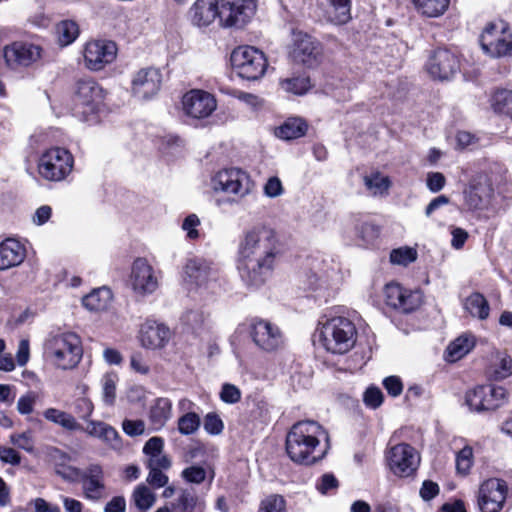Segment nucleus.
Returning a JSON list of instances; mask_svg holds the SVG:
<instances>
[{
	"instance_id": "obj_26",
	"label": "nucleus",
	"mask_w": 512,
	"mask_h": 512,
	"mask_svg": "<svg viewBox=\"0 0 512 512\" xmlns=\"http://www.w3.org/2000/svg\"><path fill=\"white\" fill-rule=\"evenodd\" d=\"M326 21L343 25L351 19V0H318Z\"/></svg>"
},
{
	"instance_id": "obj_33",
	"label": "nucleus",
	"mask_w": 512,
	"mask_h": 512,
	"mask_svg": "<svg viewBox=\"0 0 512 512\" xmlns=\"http://www.w3.org/2000/svg\"><path fill=\"white\" fill-rule=\"evenodd\" d=\"M473 347V337L469 335H461L447 347L446 360L449 362H455L468 354Z\"/></svg>"
},
{
	"instance_id": "obj_28",
	"label": "nucleus",
	"mask_w": 512,
	"mask_h": 512,
	"mask_svg": "<svg viewBox=\"0 0 512 512\" xmlns=\"http://www.w3.org/2000/svg\"><path fill=\"white\" fill-rule=\"evenodd\" d=\"M25 256L24 246L16 239L7 238L0 243V270L20 265Z\"/></svg>"
},
{
	"instance_id": "obj_56",
	"label": "nucleus",
	"mask_w": 512,
	"mask_h": 512,
	"mask_svg": "<svg viewBox=\"0 0 512 512\" xmlns=\"http://www.w3.org/2000/svg\"><path fill=\"white\" fill-rule=\"evenodd\" d=\"M220 399L227 404H235L241 399V391L235 385L226 383L221 388Z\"/></svg>"
},
{
	"instance_id": "obj_12",
	"label": "nucleus",
	"mask_w": 512,
	"mask_h": 512,
	"mask_svg": "<svg viewBox=\"0 0 512 512\" xmlns=\"http://www.w3.org/2000/svg\"><path fill=\"white\" fill-rule=\"evenodd\" d=\"M217 276L216 269L212 263L204 258H188L181 272L184 283L190 288H201L208 282L215 280Z\"/></svg>"
},
{
	"instance_id": "obj_35",
	"label": "nucleus",
	"mask_w": 512,
	"mask_h": 512,
	"mask_svg": "<svg viewBox=\"0 0 512 512\" xmlns=\"http://www.w3.org/2000/svg\"><path fill=\"white\" fill-rule=\"evenodd\" d=\"M463 193L467 207L471 210H478L484 205L487 187L481 183L471 182Z\"/></svg>"
},
{
	"instance_id": "obj_34",
	"label": "nucleus",
	"mask_w": 512,
	"mask_h": 512,
	"mask_svg": "<svg viewBox=\"0 0 512 512\" xmlns=\"http://www.w3.org/2000/svg\"><path fill=\"white\" fill-rule=\"evenodd\" d=\"M494 380H503L512 374V358L506 353H497L488 369Z\"/></svg>"
},
{
	"instance_id": "obj_13",
	"label": "nucleus",
	"mask_w": 512,
	"mask_h": 512,
	"mask_svg": "<svg viewBox=\"0 0 512 512\" xmlns=\"http://www.w3.org/2000/svg\"><path fill=\"white\" fill-rule=\"evenodd\" d=\"M507 485L496 478L484 481L478 492V507L481 512H499L505 503Z\"/></svg>"
},
{
	"instance_id": "obj_4",
	"label": "nucleus",
	"mask_w": 512,
	"mask_h": 512,
	"mask_svg": "<svg viewBox=\"0 0 512 512\" xmlns=\"http://www.w3.org/2000/svg\"><path fill=\"white\" fill-rule=\"evenodd\" d=\"M320 341L333 354H344L351 350L357 338L354 323L345 317L328 319L320 328Z\"/></svg>"
},
{
	"instance_id": "obj_46",
	"label": "nucleus",
	"mask_w": 512,
	"mask_h": 512,
	"mask_svg": "<svg viewBox=\"0 0 512 512\" xmlns=\"http://www.w3.org/2000/svg\"><path fill=\"white\" fill-rule=\"evenodd\" d=\"M474 462L473 449L470 446L463 447L456 455V471L466 476L469 474Z\"/></svg>"
},
{
	"instance_id": "obj_60",
	"label": "nucleus",
	"mask_w": 512,
	"mask_h": 512,
	"mask_svg": "<svg viewBox=\"0 0 512 512\" xmlns=\"http://www.w3.org/2000/svg\"><path fill=\"white\" fill-rule=\"evenodd\" d=\"M264 194L269 198H276L283 194L284 188L281 180L274 176L270 177L264 185Z\"/></svg>"
},
{
	"instance_id": "obj_53",
	"label": "nucleus",
	"mask_w": 512,
	"mask_h": 512,
	"mask_svg": "<svg viewBox=\"0 0 512 512\" xmlns=\"http://www.w3.org/2000/svg\"><path fill=\"white\" fill-rule=\"evenodd\" d=\"M101 440L114 450H120L123 447L119 433L114 427L108 424L104 427Z\"/></svg>"
},
{
	"instance_id": "obj_18",
	"label": "nucleus",
	"mask_w": 512,
	"mask_h": 512,
	"mask_svg": "<svg viewBox=\"0 0 512 512\" xmlns=\"http://www.w3.org/2000/svg\"><path fill=\"white\" fill-rule=\"evenodd\" d=\"M426 68L433 78L448 80L459 71L460 64L456 54L448 49L438 48L433 51Z\"/></svg>"
},
{
	"instance_id": "obj_16",
	"label": "nucleus",
	"mask_w": 512,
	"mask_h": 512,
	"mask_svg": "<svg viewBox=\"0 0 512 512\" xmlns=\"http://www.w3.org/2000/svg\"><path fill=\"white\" fill-rule=\"evenodd\" d=\"M117 47L112 41L94 40L85 45V66L92 71H100L116 57Z\"/></svg>"
},
{
	"instance_id": "obj_37",
	"label": "nucleus",
	"mask_w": 512,
	"mask_h": 512,
	"mask_svg": "<svg viewBox=\"0 0 512 512\" xmlns=\"http://www.w3.org/2000/svg\"><path fill=\"white\" fill-rule=\"evenodd\" d=\"M43 416L46 420L60 425L67 430L75 431L81 429L75 417L65 411L56 408H48L43 412Z\"/></svg>"
},
{
	"instance_id": "obj_22",
	"label": "nucleus",
	"mask_w": 512,
	"mask_h": 512,
	"mask_svg": "<svg viewBox=\"0 0 512 512\" xmlns=\"http://www.w3.org/2000/svg\"><path fill=\"white\" fill-rule=\"evenodd\" d=\"M162 84V73L154 67L140 69L132 79V92L140 99H150L158 93Z\"/></svg>"
},
{
	"instance_id": "obj_54",
	"label": "nucleus",
	"mask_w": 512,
	"mask_h": 512,
	"mask_svg": "<svg viewBox=\"0 0 512 512\" xmlns=\"http://www.w3.org/2000/svg\"><path fill=\"white\" fill-rule=\"evenodd\" d=\"M195 506V498L189 492H183L177 503H171L170 510L172 512H188L191 511Z\"/></svg>"
},
{
	"instance_id": "obj_24",
	"label": "nucleus",
	"mask_w": 512,
	"mask_h": 512,
	"mask_svg": "<svg viewBox=\"0 0 512 512\" xmlns=\"http://www.w3.org/2000/svg\"><path fill=\"white\" fill-rule=\"evenodd\" d=\"M83 495L87 500L100 501L106 497L104 472L97 464L90 465L83 472L81 478Z\"/></svg>"
},
{
	"instance_id": "obj_52",
	"label": "nucleus",
	"mask_w": 512,
	"mask_h": 512,
	"mask_svg": "<svg viewBox=\"0 0 512 512\" xmlns=\"http://www.w3.org/2000/svg\"><path fill=\"white\" fill-rule=\"evenodd\" d=\"M204 430L210 435H219L223 432L224 423L215 412L208 413L204 418Z\"/></svg>"
},
{
	"instance_id": "obj_62",
	"label": "nucleus",
	"mask_w": 512,
	"mask_h": 512,
	"mask_svg": "<svg viewBox=\"0 0 512 512\" xmlns=\"http://www.w3.org/2000/svg\"><path fill=\"white\" fill-rule=\"evenodd\" d=\"M168 480V476L159 469H149V473L146 478L147 483L156 489L165 487L168 483Z\"/></svg>"
},
{
	"instance_id": "obj_17",
	"label": "nucleus",
	"mask_w": 512,
	"mask_h": 512,
	"mask_svg": "<svg viewBox=\"0 0 512 512\" xmlns=\"http://www.w3.org/2000/svg\"><path fill=\"white\" fill-rule=\"evenodd\" d=\"M104 99L102 87L92 79H82L77 82L76 105L82 109L81 113L88 120L94 114Z\"/></svg>"
},
{
	"instance_id": "obj_45",
	"label": "nucleus",
	"mask_w": 512,
	"mask_h": 512,
	"mask_svg": "<svg viewBox=\"0 0 512 512\" xmlns=\"http://www.w3.org/2000/svg\"><path fill=\"white\" fill-rule=\"evenodd\" d=\"M201 425L200 417L195 412H188L178 419V431L182 435L195 433Z\"/></svg>"
},
{
	"instance_id": "obj_6",
	"label": "nucleus",
	"mask_w": 512,
	"mask_h": 512,
	"mask_svg": "<svg viewBox=\"0 0 512 512\" xmlns=\"http://www.w3.org/2000/svg\"><path fill=\"white\" fill-rule=\"evenodd\" d=\"M484 53L492 58L512 57V35L503 20L488 23L480 35Z\"/></svg>"
},
{
	"instance_id": "obj_63",
	"label": "nucleus",
	"mask_w": 512,
	"mask_h": 512,
	"mask_svg": "<svg viewBox=\"0 0 512 512\" xmlns=\"http://www.w3.org/2000/svg\"><path fill=\"white\" fill-rule=\"evenodd\" d=\"M122 429L127 435L134 437L144 433L145 424L142 420L125 419L122 422Z\"/></svg>"
},
{
	"instance_id": "obj_25",
	"label": "nucleus",
	"mask_w": 512,
	"mask_h": 512,
	"mask_svg": "<svg viewBox=\"0 0 512 512\" xmlns=\"http://www.w3.org/2000/svg\"><path fill=\"white\" fill-rule=\"evenodd\" d=\"M171 338L169 327L163 323L148 320L140 329V341L142 345L150 349L163 348Z\"/></svg>"
},
{
	"instance_id": "obj_50",
	"label": "nucleus",
	"mask_w": 512,
	"mask_h": 512,
	"mask_svg": "<svg viewBox=\"0 0 512 512\" xmlns=\"http://www.w3.org/2000/svg\"><path fill=\"white\" fill-rule=\"evenodd\" d=\"M55 473L63 480L69 482L78 481L83 474V472H81L78 468L68 465L65 462H57L55 464Z\"/></svg>"
},
{
	"instance_id": "obj_58",
	"label": "nucleus",
	"mask_w": 512,
	"mask_h": 512,
	"mask_svg": "<svg viewBox=\"0 0 512 512\" xmlns=\"http://www.w3.org/2000/svg\"><path fill=\"white\" fill-rule=\"evenodd\" d=\"M10 441L12 444L18 446L19 448L27 452L31 453L34 450L33 439L30 432L12 434L10 436Z\"/></svg>"
},
{
	"instance_id": "obj_14",
	"label": "nucleus",
	"mask_w": 512,
	"mask_h": 512,
	"mask_svg": "<svg viewBox=\"0 0 512 512\" xmlns=\"http://www.w3.org/2000/svg\"><path fill=\"white\" fill-rule=\"evenodd\" d=\"M420 458L416 450L409 444L402 443L391 448L388 464L391 471L399 477H409L418 465Z\"/></svg>"
},
{
	"instance_id": "obj_47",
	"label": "nucleus",
	"mask_w": 512,
	"mask_h": 512,
	"mask_svg": "<svg viewBox=\"0 0 512 512\" xmlns=\"http://www.w3.org/2000/svg\"><path fill=\"white\" fill-rule=\"evenodd\" d=\"M257 512H287L286 501L281 495L271 494L261 501Z\"/></svg>"
},
{
	"instance_id": "obj_64",
	"label": "nucleus",
	"mask_w": 512,
	"mask_h": 512,
	"mask_svg": "<svg viewBox=\"0 0 512 512\" xmlns=\"http://www.w3.org/2000/svg\"><path fill=\"white\" fill-rule=\"evenodd\" d=\"M383 386L392 397L399 396L403 391V384L398 376H389L383 380Z\"/></svg>"
},
{
	"instance_id": "obj_39",
	"label": "nucleus",
	"mask_w": 512,
	"mask_h": 512,
	"mask_svg": "<svg viewBox=\"0 0 512 512\" xmlns=\"http://www.w3.org/2000/svg\"><path fill=\"white\" fill-rule=\"evenodd\" d=\"M492 106L497 113L512 119V91L507 89L496 91L492 97Z\"/></svg>"
},
{
	"instance_id": "obj_7",
	"label": "nucleus",
	"mask_w": 512,
	"mask_h": 512,
	"mask_svg": "<svg viewBox=\"0 0 512 512\" xmlns=\"http://www.w3.org/2000/svg\"><path fill=\"white\" fill-rule=\"evenodd\" d=\"M231 63L237 74L247 80L261 78L268 67L265 54L253 46H239L234 49Z\"/></svg>"
},
{
	"instance_id": "obj_48",
	"label": "nucleus",
	"mask_w": 512,
	"mask_h": 512,
	"mask_svg": "<svg viewBox=\"0 0 512 512\" xmlns=\"http://www.w3.org/2000/svg\"><path fill=\"white\" fill-rule=\"evenodd\" d=\"M356 235L364 243H372L379 235V227L372 222L361 221L355 226Z\"/></svg>"
},
{
	"instance_id": "obj_2",
	"label": "nucleus",
	"mask_w": 512,
	"mask_h": 512,
	"mask_svg": "<svg viewBox=\"0 0 512 512\" xmlns=\"http://www.w3.org/2000/svg\"><path fill=\"white\" fill-rule=\"evenodd\" d=\"M321 439L328 440V435L319 423L312 420L299 421L286 435L287 455L295 463L314 464L326 452L320 448Z\"/></svg>"
},
{
	"instance_id": "obj_29",
	"label": "nucleus",
	"mask_w": 512,
	"mask_h": 512,
	"mask_svg": "<svg viewBox=\"0 0 512 512\" xmlns=\"http://www.w3.org/2000/svg\"><path fill=\"white\" fill-rule=\"evenodd\" d=\"M112 299V291L107 287H100L84 296L82 298V304L90 311L101 312L111 306Z\"/></svg>"
},
{
	"instance_id": "obj_21",
	"label": "nucleus",
	"mask_w": 512,
	"mask_h": 512,
	"mask_svg": "<svg viewBox=\"0 0 512 512\" xmlns=\"http://www.w3.org/2000/svg\"><path fill=\"white\" fill-rule=\"evenodd\" d=\"M183 110L193 119H203L212 114L217 107L214 96L202 90H191L183 96Z\"/></svg>"
},
{
	"instance_id": "obj_23",
	"label": "nucleus",
	"mask_w": 512,
	"mask_h": 512,
	"mask_svg": "<svg viewBox=\"0 0 512 512\" xmlns=\"http://www.w3.org/2000/svg\"><path fill=\"white\" fill-rule=\"evenodd\" d=\"M292 56L295 61L313 67L319 63L322 48L320 43L311 36L298 33L294 38Z\"/></svg>"
},
{
	"instance_id": "obj_41",
	"label": "nucleus",
	"mask_w": 512,
	"mask_h": 512,
	"mask_svg": "<svg viewBox=\"0 0 512 512\" xmlns=\"http://www.w3.org/2000/svg\"><path fill=\"white\" fill-rule=\"evenodd\" d=\"M281 86L286 92H290L295 95H303L311 88V83L309 77L297 76L282 80Z\"/></svg>"
},
{
	"instance_id": "obj_15",
	"label": "nucleus",
	"mask_w": 512,
	"mask_h": 512,
	"mask_svg": "<svg viewBox=\"0 0 512 512\" xmlns=\"http://www.w3.org/2000/svg\"><path fill=\"white\" fill-rule=\"evenodd\" d=\"M130 284L133 291L140 296L154 293L159 280L153 267L144 258H137L132 265L130 273Z\"/></svg>"
},
{
	"instance_id": "obj_1",
	"label": "nucleus",
	"mask_w": 512,
	"mask_h": 512,
	"mask_svg": "<svg viewBox=\"0 0 512 512\" xmlns=\"http://www.w3.org/2000/svg\"><path fill=\"white\" fill-rule=\"evenodd\" d=\"M280 255L276 232L264 225L243 231L237 247V269L249 287H260L271 276Z\"/></svg>"
},
{
	"instance_id": "obj_57",
	"label": "nucleus",
	"mask_w": 512,
	"mask_h": 512,
	"mask_svg": "<svg viewBox=\"0 0 512 512\" xmlns=\"http://www.w3.org/2000/svg\"><path fill=\"white\" fill-rule=\"evenodd\" d=\"M200 219L196 214H189L182 223V229L186 232L187 237L195 240L199 237L197 227L200 225Z\"/></svg>"
},
{
	"instance_id": "obj_49",
	"label": "nucleus",
	"mask_w": 512,
	"mask_h": 512,
	"mask_svg": "<svg viewBox=\"0 0 512 512\" xmlns=\"http://www.w3.org/2000/svg\"><path fill=\"white\" fill-rule=\"evenodd\" d=\"M417 258V252L415 249L410 247H401L394 249L390 253V261L393 264L408 265L414 262Z\"/></svg>"
},
{
	"instance_id": "obj_51",
	"label": "nucleus",
	"mask_w": 512,
	"mask_h": 512,
	"mask_svg": "<svg viewBox=\"0 0 512 512\" xmlns=\"http://www.w3.org/2000/svg\"><path fill=\"white\" fill-rule=\"evenodd\" d=\"M181 476L186 482L200 484L206 479L207 472L201 466L191 465L182 471Z\"/></svg>"
},
{
	"instance_id": "obj_36",
	"label": "nucleus",
	"mask_w": 512,
	"mask_h": 512,
	"mask_svg": "<svg viewBox=\"0 0 512 512\" xmlns=\"http://www.w3.org/2000/svg\"><path fill=\"white\" fill-rule=\"evenodd\" d=\"M464 308L473 317L484 320L489 316V303L480 293H472L468 296L464 303Z\"/></svg>"
},
{
	"instance_id": "obj_32",
	"label": "nucleus",
	"mask_w": 512,
	"mask_h": 512,
	"mask_svg": "<svg viewBox=\"0 0 512 512\" xmlns=\"http://www.w3.org/2000/svg\"><path fill=\"white\" fill-rule=\"evenodd\" d=\"M416 11L422 16L435 18L443 15L450 0H412Z\"/></svg>"
},
{
	"instance_id": "obj_5",
	"label": "nucleus",
	"mask_w": 512,
	"mask_h": 512,
	"mask_svg": "<svg viewBox=\"0 0 512 512\" xmlns=\"http://www.w3.org/2000/svg\"><path fill=\"white\" fill-rule=\"evenodd\" d=\"M74 165L73 155L62 147H52L45 150L38 160L39 175L51 182H60L72 172Z\"/></svg>"
},
{
	"instance_id": "obj_61",
	"label": "nucleus",
	"mask_w": 512,
	"mask_h": 512,
	"mask_svg": "<svg viewBox=\"0 0 512 512\" xmlns=\"http://www.w3.org/2000/svg\"><path fill=\"white\" fill-rule=\"evenodd\" d=\"M146 466L148 469L168 470L171 467V459L162 452L149 457Z\"/></svg>"
},
{
	"instance_id": "obj_42",
	"label": "nucleus",
	"mask_w": 512,
	"mask_h": 512,
	"mask_svg": "<svg viewBox=\"0 0 512 512\" xmlns=\"http://www.w3.org/2000/svg\"><path fill=\"white\" fill-rule=\"evenodd\" d=\"M38 400L39 393L34 390H28L18 398L16 403L17 412L22 416L31 415L35 410Z\"/></svg>"
},
{
	"instance_id": "obj_40",
	"label": "nucleus",
	"mask_w": 512,
	"mask_h": 512,
	"mask_svg": "<svg viewBox=\"0 0 512 512\" xmlns=\"http://www.w3.org/2000/svg\"><path fill=\"white\" fill-rule=\"evenodd\" d=\"M363 180L366 188L374 196L386 194L390 187L389 178L386 176H382L378 172L364 176Z\"/></svg>"
},
{
	"instance_id": "obj_10",
	"label": "nucleus",
	"mask_w": 512,
	"mask_h": 512,
	"mask_svg": "<svg viewBox=\"0 0 512 512\" xmlns=\"http://www.w3.org/2000/svg\"><path fill=\"white\" fill-rule=\"evenodd\" d=\"M42 53L41 46L28 41H15L3 49L5 63L12 70L34 65L41 59Z\"/></svg>"
},
{
	"instance_id": "obj_31",
	"label": "nucleus",
	"mask_w": 512,
	"mask_h": 512,
	"mask_svg": "<svg viewBox=\"0 0 512 512\" xmlns=\"http://www.w3.org/2000/svg\"><path fill=\"white\" fill-rule=\"evenodd\" d=\"M306 123L300 118H289L275 130V135L283 140H292L305 135Z\"/></svg>"
},
{
	"instance_id": "obj_20",
	"label": "nucleus",
	"mask_w": 512,
	"mask_h": 512,
	"mask_svg": "<svg viewBox=\"0 0 512 512\" xmlns=\"http://www.w3.org/2000/svg\"><path fill=\"white\" fill-rule=\"evenodd\" d=\"M384 293L386 304L403 313L417 309L422 303L420 291L407 290L396 283L387 284Z\"/></svg>"
},
{
	"instance_id": "obj_11",
	"label": "nucleus",
	"mask_w": 512,
	"mask_h": 512,
	"mask_svg": "<svg viewBox=\"0 0 512 512\" xmlns=\"http://www.w3.org/2000/svg\"><path fill=\"white\" fill-rule=\"evenodd\" d=\"M465 401L477 412L495 410L506 402V390L490 384L477 386L466 393Z\"/></svg>"
},
{
	"instance_id": "obj_38",
	"label": "nucleus",
	"mask_w": 512,
	"mask_h": 512,
	"mask_svg": "<svg viewBox=\"0 0 512 512\" xmlns=\"http://www.w3.org/2000/svg\"><path fill=\"white\" fill-rule=\"evenodd\" d=\"M132 501L139 510L146 512L155 503L156 496L146 485L140 484L133 491Z\"/></svg>"
},
{
	"instance_id": "obj_27",
	"label": "nucleus",
	"mask_w": 512,
	"mask_h": 512,
	"mask_svg": "<svg viewBox=\"0 0 512 512\" xmlns=\"http://www.w3.org/2000/svg\"><path fill=\"white\" fill-rule=\"evenodd\" d=\"M192 23L198 27H206L220 19V2L217 0H196L189 11Z\"/></svg>"
},
{
	"instance_id": "obj_30",
	"label": "nucleus",
	"mask_w": 512,
	"mask_h": 512,
	"mask_svg": "<svg viewBox=\"0 0 512 512\" xmlns=\"http://www.w3.org/2000/svg\"><path fill=\"white\" fill-rule=\"evenodd\" d=\"M172 416V402L168 398H158L150 408L149 420L155 430L165 426Z\"/></svg>"
},
{
	"instance_id": "obj_3",
	"label": "nucleus",
	"mask_w": 512,
	"mask_h": 512,
	"mask_svg": "<svg viewBox=\"0 0 512 512\" xmlns=\"http://www.w3.org/2000/svg\"><path fill=\"white\" fill-rule=\"evenodd\" d=\"M44 353L56 367L72 369L82 358L81 340L72 332L49 335L44 343Z\"/></svg>"
},
{
	"instance_id": "obj_59",
	"label": "nucleus",
	"mask_w": 512,
	"mask_h": 512,
	"mask_svg": "<svg viewBox=\"0 0 512 512\" xmlns=\"http://www.w3.org/2000/svg\"><path fill=\"white\" fill-rule=\"evenodd\" d=\"M93 410L94 405L88 398H78L74 403V411L81 419L87 420L93 413Z\"/></svg>"
},
{
	"instance_id": "obj_43",
	"label": "nucleus",
	"mask_w": 512,
	"mask_h": 512,
	"mask_svg": "<svg viewBox=\"0 0 512 512\" xmlns=\"http://www.w3.org/2000/svg\"><path fill=\"white\" fill-rule=\"evenodd\" d=\"M118 377L116 374H105L101 379L103 402L112 406L116 400V384Z\"/></svg>"
},
{
	"instance_id": "obj_55",
	"label": "nucleus",
	"mask_w": 512,
	"mask_h": 512,
	"mask_svg": "<svg viewBox=\"0 0 512 512\" xmlns=\"http://www.w3.org/2000/svg\"><path fill=\"white\" fill-rule=\"evenodd\" d=\"M363 401L367 407L376 409L383 402V393L378 387L371 386L364 392Z\"/></svg>"
},
{
	"instance_id": "obj_19",
	"label": "nucleus",
	"mask_w": 512,
	"mask_h": 512,
	"mask_svg": "<svg viewBox=\"0 0 512 512\" xmlns=\"http://www.w3.org/2000/svg\"><path fill=\"white\" fill-rule=\"evenodd\" d=\"M253 342L263 351L272 352L283 346L284 338L275 324L266 320H257L251 325Z\"/></svg>"
},
{
	"instance_id": "obj_44",
	"label": "nucleus",
	"mask_w": 512,
	"mask_h": 512,
	"mask_svg": "<svg viewBox=\"0 0 512 512\" xmlns=\"http://www.w3.org/2000/svg\"><path fill=\"white\" fill-rule=\"evenodd\" d=\"M57 33L62 45L71 44L79 35V28L76 22L65 20L58 24Z\"/></svg>"
},
{
	"instance_id": "obj_9",
	"label": "nucleus",
	"mask_w": 512,
	"mask_h": 512,
	"mask_svg": "<svg viewBox=\"0 0 512 512\" xmlns=\"http://www.w3.org/2000/svg\"><path fill=\"white\" fill-rule=\"evenodd\" d=\"M257 0H220V23L224 27H244L255 15Z\"/></svg>"
},
{
	"instance_id": "obj_8",
	"label": "nucleus",
	"mask_w": 512,
	"mask_h": 512,
	"mask_svg": "<svg viewBox=\"0 0 512 512\" xmlns=\"http://www.w3.org/2000/svg\"><path fill=\"white\" fill-rule=\"evenodd\" d=\"M214 191L231 194L239 199L248 196L254 189L250 175L240 168H227L218 171L211 180Z\"/></svg>"
}]
</instances>
